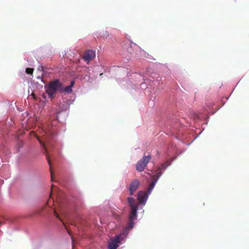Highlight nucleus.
Here are the masks:
<instances>
[{
	"instance_id": "obj_1",
	"label": "nucleus",
	"mask_w": 249,
	"mask_h": 249,
	"mask_svg": "<svg viewBox=\"0 0 249 249\" xmlns=\"http://www.w3.org/2000/svg\"><path fill=\"white\" fill-rule=\"evenodd\" d=\"M63 90V84L58 79L49 83L46 87V91L50 98H53L57 91L61 92Z\"/></svg>"
},
{
	"instance_id": "obj_2",
	"label": "nucleus",
	"mask_w": 249,
	"mask_h": 249,
	"mask_svg": "<svg viewBox=\"0 0 249 249\" xmlns=\"http://www.w3.org/2000/svg\"><path fill=\"white\" fill-rule=\"evenodd\" d=\"M151 158V157L150 155L147 156H144L142 159L137 162L136 164V170L138 172L142 171L144 169L147 163L150 160Z\"/></svg>"
},
{
	"instance_id": "obj_3",
	"label": "nucleus",
	"mask_w": 249,
	"mask_h": 249,
	"mask_svg": "<svg viewBox=\"0 0 249 249\" xmlns=\"http://www.w3.org/2000/svg\"><path fill=\"white\" fill-rule=\"evenodd\" d=\"M95 57V52L91 50H88L85 52L83 55V59L89 64L90 61Z\"/></svg>"
},
{
	"instance_id": "obj_4",
	"label": "nucleus",
	"mask_w": 249,
	"mask_h": 249,
	"mask_svg": "<svg viewBox=\"0 0 249 249\" xmlns=\"http://www.w3.org/2000/svg\"><path fill=\"white\" fill-rule=\"evenodd\" d=\"M140 185V181L138 179H134L130 184L129 187V195L132 196L134 193L138 189Z\"/></svg>"
},
{
	"instance_id": "obj_5",
	"label": "nucleus",
	"mask_w": 249,
	"mask_h": 249,
	"mask_svg": "<svg viewBox=\"0 0 249 249\" xmlns=\"http://www.w3.org/2000/svg\"><path fill=\"white\" fill-rule=\"evenodd\" d=\"M148 194L145 191H140L138 194V199L139 203L145 204L148 198Z\"/></svg>"
},
{
	"instance_id": "obj_6",
	"label": "nucleus",
	"mask_w": 249,
	"mask_h": 249,
	"mask_svg": "<svg viewBox=\"0 0 249 249\" xmlns=\"http://www.w3.org/2000/svg\"><path fill=\"white\" fill-rule=\"evenodd\" d=\"M120 236L118 235L114 239L111 240V242L108 243V249H117L119 246L118 244L120 242Z\"/></svg>"
},
{
	"instance_id": "obj_7",
	"label": "nucleus",
	"mask_w": 249,
	"mask_h": 249,
	"mask_svg": "<svg viewBox=\"0 0 249 249\" xmlns=\"http://www.w3.org/2000/svg\"><path fill=\"white\" fill-rule=\"evenodd\" d=\"M130 214L129 218L131 219H136L137 218V212L138 210V206H133L130 207Z\"/></svg>"
},
{
	"instance_id": "obj_8",
	"label": "nucleus",
	"mask_w": 249,
	"mask_h": 249,
	"mask_svg": "<svg viewBox=\"0 0 249 249\" xmlns=\"http://www.w3.org/2000/svg\"><path fill=\"white\" fill-rule=\"evenodd\" d=\"M74 81H71V84L70 86H67L66 87H65L64 88L63 87V90H62V91H63L66 93L71 92H72V88L74 86Z\"/></svg>"
},
{
	"instance_id": "obj_9",
	"label": "nucleus",
	"mask_w": 249,
	"mask_h": 249,
	"mask_svg": "<svg viewBox=\"0 0 249 249\" xmlns=\"http://www.w3.org/2000/svg\"><path fill=\"white\" fill-rule=\"evenodd\" d=\"M127 201L129 204V206L130 207H132L133 206H138V204L135 202V199L132 197H127Z\"/></svg>"
},
{
	"instance_id": "obj_10",
	"label": "nucleus",
	"mask_w": 249,
	"mask_h": 249,
	"mask_svg": "<svg viewBox=\"0 0 249 249\" xmlns=\"http://www.w3.org/2000/svg\"><path fill=\"white\" fill-rule=\"evenodd\" d=\"M157 181V179H154L153 181L150 183L149 187L147 189V192L148 194H150L151 193V191L154 188Z\"/></svg>"
},
{
	"instance_id": "obj_11",
	"label": "nucleus",
	"mask_w": 249,
	"mask_h": 249,
	"mask_svg": "<svg viewBox=\"0 0 249 249\" xmlns=\"http://www.w3.org/2000/svg\"><path fill=\"white\" fill-rule=\"evenodd\" d=\"M135 220V219H131L129 218V221H128V226L127 227V230H130L133 228Z\"/></svg>"
},
{
	"instance_id": "obj_12",
	"label": "nucleus",
	"mask_w": 249,
	"mask_h": 249,
	"mask_svg": "<svg viewBox=\"0 0 249 249\" xmlns=\"http://www.w3.org/2000/svg\"><path fill=\"white\" fill-rule=\"evenodd\" d=\"M47 160H48V163H49V165H50V172H51V178H52V180L53 181V173L52 169L51 160H50L49 157H48V156H47Z\"/></svg>"
},
{
	"instance_id": "obj_13",
	"label": "nucleus",
	"mask_w": 249,
	"mask_h": 249,
	"mask_svg": "<svg viewBox=\"0 0 249 249\" xmlns=\"http://www.w3.org/2000/svg\"><path fill=\"white\" fill-rule=\"evenodd\" d=\"M170 164V162L169 161H166L165 163L161 165V169H164Z\"/></svg>"
},
{
	"instance_id": "obj_14",
	"label": "nucleus",
	"mask_w": 249,
	"mask_h": 249,
	"mask_svg": "<svg viewBox=\"0 0 249 249\" xmlns=\"http://www.w3.org/2000/svg\"><path fill=\"white\" fill-rule=\"evenodd\" d=\"M33 71H34V69H32V68H27L26 69V72L27 73V74H33Z\"/></svg>"
},
{
	"instance_id": "obj_15",
	"label": "nucleus",
	"mask_w": 249,
	"mask_h": 249,
	"mask_svg": "<svg viewBox=\"0 0 249 249\" xmlns=\"http://www.w3.org/2000/svg\"><path fill=\"white\" fill-rule=\"evenodd\" d=\"M36 137L38 141H39V142H40V143L41 144V145L44 147L45 151H46V153L47 152V149L45 146V144L40 140V139L39 138V137L37 136L36 135Z\"/></svg>"
},
{
	"instance_id": "obj_16",
	"label": "nucleus",
	"mask_w": 249,
	"mask_h": 249,
	"mask_svg": "<svg viewBox=\"0 0 249 249\" xmlns=\"http://www.w3.org/2000/svg\"><path fill=\"white\" fill-rule=\"evenodd\" d=\"M161 173L160 172H158L156 173L155 175L154 176L153 178H156L154 179H158L161 176Z\"/></svg>"
},
{
	"instance_id": "obj_17",
	"label": "nucleus",
	"mask_w": 249,
	"mask_h": 249,
	"mask_svg": "<svg viewBox=\"0 0 249 249\" xmlns=\"http://www.w3.org/2000/svg\"><path fill=\"white\" fill-rule=\"evenodd\" d=\"M103 36L104 37H106L107 38V37H108L109 35V33L108 32H106L104 34V35H103Z\"/></svg>"
},
{
	"instance_id": "obj_18",
	"label": "nucleus",
	"mask_w": 249,
	"mask_h": 249,
	"mask_svg": "<svg viewBox=\"0 0 249 249\" xmlns=\"http://www.w3.org/2000/svg\"><path fill=\"white\" fill-rule=\"evenodd\" d=\"M54 214H55V216H56L57 218H59V215H58V214L56 213L55 211H54Z\"/></svg>"
},
{
	"instance_id": "obj_19",
	"label": "nucleus",
	"mask_w": 249,
	"mask_h": 249,
	"mask_svg": "<svg viewBox=\"0 0 249 249\" xmlns=\"http://www.w3.org/2000/svg\"><path fill=\"white\" fill-rule=\"evenodd\" d=\"M31 95L32 96L34 99H36V95L34 93H32Z\"/></svg>"
},
{
	"instance_id": "obj_20",
	"label": "nucleus",
	"mask_w": 249,
	"mask_h": 249,
	"mask_svg": "<svg viewBox=\"0 0 249 249\" xmlns=\"http://www.w3.org/2000/svg\"><path fill=\"white\" fill-rule=\"evenodd\" d=\"M116 218L117 219H119L120 218V215L119 214H116Z\"/></svg>"
},
{
	"instance_id": "obj_21",
	"label": "nucleus",
	"mask_w": 249,
	"mask_h": 249,
	"mask_svg": "<svg viewBox=\"0 0 249 249\" xmlns=\"http://www.w3.org/2000/svg\"><path fill=\"white\" fill-rule=\"evenodd\" d=\"M30 133H31V135H32V134H33V135H35V133H34V132H30Z\"/></svg>"
}]
</instances>
